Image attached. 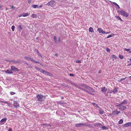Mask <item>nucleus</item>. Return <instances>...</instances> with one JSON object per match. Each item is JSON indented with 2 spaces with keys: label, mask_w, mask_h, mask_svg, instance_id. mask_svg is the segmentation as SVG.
<instances>
[{
  "label": "nucleus",
  "mask_w": 131,
  "mask_h": 131,
  "mask_svg": "<svg viewBox=\"0 0 131 131\" xmlns=\"http://www.w3.org/2000/svg\"><path fill=\"white\" fill-rule=\"evenodd\" d=\"M45 96L40 94H38L37 96V100L38 101L40 102L39 103L40 104H41L42 102H41L43 101L45 99Z\"/></svg>",
  "instance_id": "obj_1"
},
{
  "label": "nucleus",
  "mask_w": 131,
  "mask_h": 131,
  "mask_svg": "<svg viewBox=\"0 0 131 131\" xmlns=\"http://www.w3.org/2000/svg\"><path fill=\"white\" fill-rule=\"evenodd\" d=\"M117 12L118 13L120 14L121 15L124 17H128L129 16L128 14L126 13L124 10H121L118 11Z\"/></svg>",
  "instance_id": "obj_2"
},
{
  "label": "nucleus",
  "mask_w": 131,
  "mask_h": 131,
  "mask_svg": "<svg viewBox=\"0 0 131 131\" xmlns=\"http://www.w3.org/2000/svg\"><path fill=\"white\" fill-rule=\"evenodd\" d=\"M56 2L54 1H51L46 4L48 6H50L51 7H54L56 4Z\"/></svg>",
  "instance_id": "obj_3"
},
{
  "label": "nucleus",
  "mask_w": 131,
  "mask_h": 131,
  "mask_svg": "<svg viewBox=\"0 0 131 131\" xmlns=\"http://www.w3.org/2000/svg\"><path fill=\"white\" fill-rule=\"evenodd\" d=\"M81 85L84 88H85L86 89H88L89 91H91L92 92H95L94 90V89H93L91 87L88 86L87 85L85 84H82Z\"/></svg>",
  "instance_id": "obj_4"
},
{
  "label": "nucleus",
  "mask_w": 131,
  "mask_h": 131,
  "mask_svg": "<svg viewBox=\"0 0 131 131\" xmlns=\"http://www.w3.org/2000/svg\"><path fill=\"white\" fill-rule=\"evenodd\" d=\"M117 106L119 109L120 110L123 111L125 110L127 107L123 105H122L119 104L118 105H117Z\"/></svg>",
  "instance_id": "obj_5"
},
{
  "label": "nucleus",
  "mask_w": 131,
  "mask_h": 131,
  "mask_svg": "<svg viewBox=\"0 0 131 131\" xmlns=\"http://www.w3.org/2000/svg\"><path fill=\"white\" fill-rule=\"evenodd\" d=\"M128 100H123V101L121 103H120L119 104H120L121 105H126L128 103Z\"/></svg>",
  "instance_id": "obj_6"
},
{
  "label": "nucleus",
  "mask_w": 131,
  "mask_h": 131,
  "mask_svg": "<svg viewBox=\"0 0 131 131\" xmlns=\"http://www.w3.org/2000/svg\"><path fill=\"white\" fill-rule=\"evenodd\" d=\"M11 69L13 71H19L18 69L15 68L14 66H12L11 67Z\"/></svg>",
  "instance_id": "obj_7"
},
{
  "label": "nucleus",
  "mask_w": 131,
  "mask_h": 131,
  "mask_svg": "<svg viewBox=\"0 0 131 131\" xmlns=\"http://www.w3.org/2000/svg\"><path fill=\"white\" fill-rule=\"evenodd\" d=\"M14 102L13 104L14 107H19V105L17 101H14Z\"/></svg>",
  "instance_id": "obj_8"
},
{
  "label": "nucleus",
  "mask_w": 131,
  "mask_h": 131,
  "mask_svg": "<svg viewBox=\"0 0 131 131\" xmlns=\"http://www.w3.org/2000/svg\"><path fill=\"white\" fill-rule=\"evenodd\" d=\"M131 126V123L128 122L125 124L123 125V127H126L128 126Z\"/></svg>",
  "instance_id": "obj_9"
},
{
  "label": "nucleus",
  "mask_w": 131,
  "mask_h": 131,
  "mask_svg": "<svg viewBox=\"0 0 131 131\" xmlns=\"http://www.w3.org/2000/svg\"><path fill=\"white\" fill-rule=\"evenodd\" d=\"M85 125V124L84 123H81L76 124L75 125V126L77 127H81V126H84Z\"/></svg>",
  "instance_id": "obj_10"
},
{
  "label": "nucleus",
  "mask_w": 131,
  "mask_h": 131,
  "mask_svg": "<svg viewBox=\"0 0 131 131\" xmlns=\"http://www.w3.org/2000/svg\"><path fill=\"white\" fill-rule=\"evenodd\" d=\"M112 91L114 94H116L118 92L117 88V87H115Z\"/></svg>",
  "instance_id": "obj_11"
},
{
  "label": "nucleus",
  "mask_w": 131,
  "mask_h": 131,
  "mask_svg": "<svg viewBox=\"0 0 131 131\" xmlns=\"http://www.w3.org/2000/svg\"><path fill=\"white\" fill-rule=\"evenodd\" d=\"M5 72L7 74H10L13 73L12 71L10 69H7L5 71Z\"/></svg>",
  "instance_id": "obj_12"
},
{
  "label": "nucleus",
  "mask_w": 131,
  "mask_h": 131,
  "mask_svg": "<svg viewBox=\"0 0 131 131\" xmlns=\"http://www.w3.org/2000/svg\"><path fill=\"white\" fill-rule=\"evenodd\" d=\"M97 31L99 32V33H102V34H105V32L101 28H98Z\"/></svg>",
  "instance_id": "obj_13"
},
{
  "label": "nucleus",
  "mask_w": 131,
  "mask_h": 131,
  "mask_svg": "<svg viewBox=\"0 0 131 131\" xmlns=\"http://www.w3.org/2000/svg\"><path fill=\"white\" fill-rule=\"evenodd\" d=\"M102 124L100 123H98V124H94V126L96 127H101V126H102Z\"/></svg>",
  "instance_id": "obj_14"
},
{
  "label": "nucleus",
  "mask_w": 131,
  "mask_h": 131,
  "mask_svg": "<svg viewBox=\"0 0 131 131\" xmlns=\"http://www.w3.org/2000/svg\"><path fill=\"white\" fill-rule=\"evenodd\" d=\"M45 74L47 75L50 76L51 77L52 76V75L51 73H50L49 72H47L46 71H45Z\"/></svg>",
  "instance_id": "obj_15"
},
{
  "label": "nucleus",
  "mask_w": 131,
  "mask_h": 131,
  "mask_svg": "<svg viewBox=\"0 0 131 131\" xmlns=\"http://www.w3.org/2000/svg\"><path fill=\"white\" fill-rule=\"evenodd\" d=\"M22 16L24 17H26L29 15V14L27 13H23L22 14Z\"/></svg>",
  "instance_id": "obj_16"
},
{
  "label": "nucleus",
  "mask_w": 131,
  "mask_h": 131,
  "mask_svg": "<svg viewBox=\"0 0 131 131\" xmlns=\"http://www.w3.org/2000/svg\"><path fill=\"white\" fill-rule=\"evenodd\" d=\"M106 88L105 87H104L102 88L101 91L103 92H105L106 91Z\"/></svg>",
  "instance_id": "obj_17"
},
{
  "label": "nucleus",
  "mask_w": 131,
  "mask_h": 131,
  "mask_svg": "<svg viewBox=\"0 0 131 131\" xmlns=\"http://www.w3.org/2000/svg\"><path fill=\"white\" fill-rule=\"evenodd\" d=\"M24 58L26 60H30L31 58L28 56H25L24 57Z\"/></svg>",
  "instance_id": "obj_18"
},
{
  "label": "nucleus",
  "mask_w": 131,
  "mask_h": 131,
  "mask_svg": "<svg viewBox=\"0 0 131 131\" xmlns=\"http://www.w3.org/2000/svg\"><path fill=\"white\" fill-rule=\"evenodd\" d=\"M41 125H43V126H45V127L48 126H50V127L51 126V125L50 124H42Z\"/></svg>",
  "instance_id": "obj_19"
},
{
  "label": "nucleus",
  "mask_w": 131,
  "mask_h": 131,
  "mask_svg": "<svg viewBox=\"0 0 131 131\" xmlns=\"http://www.w3.org/2000/svg\"><path fill=\"white\" fill-rule=\"evenodd\" d=\"M89 32H92L94 31L93 29L91 27H90L89 28Z\"/></svg>",
  "instance_id": "obj_20"
},
{
  "label": "nucleus",
  "mask_w": 131,
  "mask_h": 131,
  "mask_svg": "<svg viewBox=\"0 0 131 131\" xmlns=\"http://www.w3.org/2000/svg\"><path fill=\"white\" fill-rule=\"evenodd\" d=\"M7 119V118H3L1 120L0 122H5L6 121Z\"/></svg>",
  "instance_id": "obj_21"
},
{
  "label": "nucleus",
  "mask_w": 131,
  "mask_h": 131,
  "mask_svg": "<svg viewBox=\"0 0 131 131\" xmlns=\"http://www.w3.org/2000/svg\"><path fill=\"white\" fill-rule=\"evenodd\" d=\"M32 6L34 8H38V6L37 5H33Z\"/></svg>",
  "instance_id": "obj_22"
},
{
  "label": "nucleus",
  "mask_w": 131,
  "mask_h": 131,
  "mask_svg": "<svg viewBox=\"0 0 131 131\" xmlns=\"http://www.w3.org/2000/svg\"><path fill=\"white\" fill-rule=\"evenodd\" d=\"M102 128V129L103 130H104V129H107V127L103 126L102 125V126H101V127Z\"/></svg>",
  "instance_id": "obj_23"
},
{
  "label": "nucleus",
  "mask_w": 131,
  "mask_h": 131,
  "mask_svg": "<svg viewBox=\"0 0 131 131\" xmlns=\"http://www.w3.org/2000/svg\"><path fill=\"white\" fill-rule=\"evenodd\" d=\"M31 17H32L33 18H36L37 15H36L35 14H33L31 15Z\"/></svg>",
  "instance_id": "obj_24"
},
{
  "label": "nucleus",
  "mask_w": 131,
  "mask_h": 131,
  "mask_svg": "<svg viewBox=\"0 0 131 131\" xmlns=\"http://www.w3.org/2000/svg\"><path fill=\"white\" fill-rule=\"evenodd\" d=\"M0 102L2 103H4L5 104H6L7 105H9V103L8 102H4L2 101H0Z\"/></svg>",
  "instance_id": "obj_25"
},
{
  "label": "nucleus",
  "mask_w": 131,
  "mask_h": 131,
  "mask_svg": "<svg viewBox=\"0 0 131 131\" xmlns=\"http://www.w3.org/2000/svg\"><path fill=\"white\" fill-rule=\"evenodd\" d=\"M123 122V120L122 119H121L118 122V123L119 124H122Z\"/></svg>",
  "instance_id": "obj_26"
},
{
  "label": "nucleus",
  "mask_w": 131,
  "mask_h": 131,
  "mask_svg": "<svg viewBox=\"0 0 131 131\" xmlns=\"http://www.w3.org/2000/svg\"><path fill=\"white\" fill-rule=\"evenodd\" d=\"M113 35H114V34H112L109 35V36H108L107 37V38H110L111 37H112V36H113Z\"/></svg>",
  "instance_id": "obj_27"
},
{
  "label": "nucleus",
  "mask_w": 131,
  "mask_h": 131,
  "mask_svg": "<svg viewBox=\"0 0 131 131\" xmlns=\"http://www.w3.org/2000/svg\"><path fill=\"white\" fill-rule=\"evenodd\" d=\"M35 50L37 51V53L38 54V56H40L41 57H42V56L39 53V51L37 50Z\"/></svg>",
  "instance_id": "obj_28"
},
{
  "label": "nucleus",
  "mask_w": 131,
  "mask_h": 131,
  "mask_svg": "<svg viewBox=\"0 0 131 131\" xmlns=\"http://www.w3.org/2000/svg\"><path fill=\"white\" fill-rule=\"evenodd\" d=\"M18 28L20 30H21L23 29V27L21 25L19 26H18Z\"/></svg>",
  "instance_id": "obj_29"
},
{
  "label": "nucleus",
  "mask_w": 131,
  "mask_h": 131,
  "mask_svg": "<svg viewBox=\"0 0 131 131\" xmlns=\"http://www.w3.org/2000/svg\"><path fill=\"white\" fill-rule=\"evenodd\" d=\"M104 112L102 110H100L99 113H100V114H103L104 113Z\"/></svg>",
  "instance_id": "obj_30"
},
{
  "label": "nucleus",
  "mask_w": 131,
  "mask_h": 131,
  "mask_svg": "<svg viewBox=\"0 0 131 131\" xmlns=\"http://www.w3.org/2000/svg\"><path fill=\"white\" fill-rule=\"evenodd\" d=\"M92 104H93V105L94 106L96 107H99L98 106V105H97V104H96V103H93Z\"/></svg>",
  "instance_id": "obj_31"
},
{
  "label": "nucleus",
  "mask_w": 131,
  "mask_h": 131,
  "mask_svg": "<svg viewBox=\"0 0 131 131\" xmlns=\"http://www.w3.org/2000/svg\"><path fill=\"white\" fill-rule=\"evenodd\" d=\"M15 27L14 26H13L11 27V29L13 31H14L15 29Z\"/></svg>",
  "instance_id": "obj_32"
},
{
  "label": "nucleus",
  "mask_w": 131,
  "mask_h": 131,
  "mask_svg": "<svg viewBox=\"0 0 131 131\" xmlns=\"http://www.w3.org/2000/svg\"><path fill=\"white\" fill-rule=\"evenodd\" d=\"M12 61L13 63H18V61L17 60L13 61Z\"/></svg>",
  "instance_id": "obj_33"
},
{
  "label": "nucleus",
  "mask_w": 131,
  "mask_h": 131,
  "mask_svg": "<svg viewBox=\"0 0 131 131\" xmlns=\"http://www.w3.org/2000/svg\"><path fill=\"white\" fill-rule=\"evenodd\" d=\"M35 68L37 70H38V71H39L40 69V68L39 67H37L35 66Z\"/></svg>",
  "instance_id": "obj_34"
},
{
  "label": "nucleus",
  "mask_w": 131,
  "mask_h": 131,
  "mask_svg": "<svg viewBox=\"0 0 131 131\" xmlns=\"http://www.w3.org/2000/svg\"><path fill=\"white\" fill-rule=\"evenodd\" d=\"M116 17L118 18L119 20H120L121 21H123V20L119 16H116Z\"/></svg>",
  "instance_id": "obj_35"
},
{
  "label": "nucleus",
  "mask_w": 131,
  "mask_h": 131,
  "mask_svg": "<svg viewBox=\"0 0 131 131\" xmlns=\"http://www.w3.org/2000/svg\"><path fill=\"white\" fill-rule=\"evenodd\" d=\"M106 50L107 52H110V50L108 48H107L106 49Z\"/></svg>",
  "instance_id": "obj_36"
},
{
  "label": "nucleus",
  "mask_w": 131,
  "mask_h": 131,
  "mask_svg": "<svg viewBox=\"0 0 131 131\" xmlns=\"http://www.w3.org/2000/svg\"><path fill=\"white\" fill-rule=\"evenodd\" d=\"M119 57L121 59H122L124 58V56L121 55H119Z\"/></svg>",
  "instance_id": "obj_37"
},
{
  "label": "nucleus",
  "mask_w": 131,
  "mask_h": 131,
  "mask_svg": "<svg viewBox=\"0 0 131 131\" xmlns=\"http://www.w3.org/2000/svg\"><path fill=\"white\" fill-rule=\"evenodd\" d=\"M76 62L78 63H81V61L80 60H76Z\"/></svg>",
  "instance_id": "obj_38"
},
{
  "label": "nucleus",
  "mask_w": 131,
  "mask_h": 131,
  "mask_svg": "<svg viewBox=\"0 0 131 131\" xmlns=\"http://www.w3.org/2000/svg\"><path fill=\"white\" fill-rule=\"evenodd\" d=\"M86 125L87 126H89V127H92L93 128V126H91V125L90 124H88V125Z\"/></svg>",
  "instance_id": "obj_39"
},
{
  "label": "nucleus",
  "mask_w": 131,
  "mask_h": 131,
  "mask_svg": "<svg viewBox=\"0 0 131 131\" xmlns=\"http://www.w3.org/2000/svg\"><path fill=\"white\" fill-rule=\"evenodd\" d=\"M112 58H114L115 59H116L117 58V57L114 55H112Z\"/></svg>",
  "instance_id": "obj_40"
},
{
  "label": "nucleus",
  "mask_w": 131,
  "mask_h": 131,
  "mask_svg": "<svg viewBox=\"0 0 131 131\" xmlns=\"http://www.w3.org/2000/svg\"><path fill=\"white\" fill-rule=\"evenodd\" d=\"M124 50L126 51H129L130 50V49H127L126 48H124Z\"/></svg>",
  "instance_id": "obj_41"
},
{
  "label": "nucleus",
  "mask_w": 131,
  "mask_h": 131,
  "mask_svg": "<svg viewBox=\"0 0 131 131\" xmlns=\"http://www.w3.org/2000/svg\"><path fill=\"white\" fill-rule=\"evenodd\" d=\"M114 112H116V114H119V113H120V111H117L116 110H115V111H114Z\"/></svg>",
  "instance_id": "obj_42"
},
{
  "label": "nucleus",
  "mask_w": 131,
  "mask_h": 131,
  "mask_svg": "<svg viewBox=\"0 0 131 131\" xmlns=\"http://www.w3.org/2000/svg\"><path fill=\"white\" fill-rule=\"evenodd\" d=\"M45 71L44 70L42 69V70H41V72L42 73H44L45 74Z\"/></svg>",
  "instance_id": "obj_43"
},
{
  "label": "nucleus",
  "mask_w": 131,
  "mask_h": 131,
  "mask_svg": "<svg viewBox=\"0 0 131 131\" xmlns=\"http://www.w3.org/2000/svg\"><path fill=\"white\" fill-rule=\"evenodd\" d=\"M30 61H32L33 62H34V63L35 62V61L33 59H32L31 58V59L30 60Z\"/></svg>",
  "instance_id": "obj_44"
},
{
  "label": "nucleus",
  "mask_w": 131,
  "mask_h": 131,
  "mask_svg": "<svg viewBox=\"0 0 131 131\" xmlns=\"http://www.w3.org/2000/svg\"><path fill=\"white\" fill-rule=\"evenodd\" d=\"M54 41L55 42H56V41L57 39H56V37L55 36H54Z\"/></svg>",
  "instance_id": "obj_45"
},
{
  "label": "nucleus",
  "mask_w": 131,
  "mask_h": 131,
  "mask_svg": "<svg viewBox=\"0 0 131 131\" xmlns=\"http://www.w3.org/2000/svg\"><path fill=\"white\" fill-rule=\"evenodd\" d=\"M10 93L11 95H13L15 94V93L14 92H10Z\"/></svg>",
  "instance_id": "obj_46"
},
{
  "label": "nucleus",
  "mask_w": 131,
  "mask_h": 131,
  "mask_svg": "<svg viewBox=\"0 0 131 131\" xmlns=\"http://www.w3.org/2000/svg\"><path fill=\"white\" fill-rule=\"evenodd\" d=\"M126 78H122L120 80L119 82H121L123 80H124L126 79Z\"/></svg>",
  "instance_id": "obj_47"
},
{
  "label": "nucleus",
  "mask_w": 131,
  "mask_h": 131,
  "mask_svg": "<svg viewBox=\"0 0 131 131\" xmlns=\"http://www.w3.org/2000/svg\"><path fill=\"white\" fill-rule=\"evenodd\" d=\"M83 90L84 91L88 93L89 91H88V90H87L85 89H84Z\"/></svg>",
  "instance_id": "obj_48"
},
{
  "label": "nucleus",
  "mask_w": 131,
  "mask_h": 131,
  "mask_svg": "<svg viewBox=\"0 0 131 131\" xmlns=\"http://www.w3.org/2000/svg\"><path fill=\"white\" fill-rule=\"evenodd\" d=\"M69 75L70 76H74V75L73 74H70Z\"/></svg>",
  "instance_id": "obj_49"
},
{
  "label": "nucleus",
  "mask_w": 131,
  "mask_h": 131,
  "mask_svg": "<svg viewBox=\"0 0 131 131\" xmlns=\"http://www.w3.org/2000/svg\"><path fill=\"white\" fill-rule=\"evenodd\" d=\"M31 0H28V3L30 4L31 2Z\"/></svg>",
  "instance_id": "obj_50"
},
{
  "label": "nucleus",
  "mask_w": 131,
  "mask_h": 131,
  "mask_svg": "<svg viewBox=\"0 0 131 131\" xmlns=\"http://www.w3.org/2000/svg\"><path fill=\"white\" fill-rule=\"evenodd\" d=\"M60 40H61L60 38V37H59L58 38V42H60Z\"/></svg>",
  "instance_id": "obj_51"
},
{
  "label": "nucleus",
  "mask_w": 131,
  "mask_h": 131,
  "mask_svg": "<svg viewBox=\"0 0 131 131\" xmlns=\"http://www.w3.org/2000/svg\"><path fill=\"white\" fill-rule=\"evenodd\" d=\"M113 4H114V5H115L116 6H117L118 5L117 3H115V2H113Z\"/></svg>",
  "instance_id": "obj_52"
},
{
  "label": "nucleus",
  "mask_w": 131,
  "mask_h": 131,
  "mask_svg": "<svg viewBox=\"0 0 131 131\" xmlns=\"http://www.w3.org/2000/svg\"><path fill=\"white\" fill-rule=\"evenodd\" d=\"M8 131H12V129L10 128H9V129Z\"/></svg>",
  "instance_id": "obj_53"
},
{
  "label": "nucleus",
  "mask_w": 131,
  "mask_h": 131,
  "mask_svg": "<svg viewBox=\"0 0 131 131\" xmlns=\"http://www.w3.org/2000/svg\"><path fill=\"white\" fill-rule=\"evenodd\" d=\"M39 62H38V61H35V63H37L38 64H39Z\"/></svg>",
  "instance_id": "obj_54"
},
{
  "label": "nucleus",
  "mask_w": 131,
  "mask_h": 131,
  "mask_svg": "<svg viewBox=\"0 0 131 131\" xmlns=\"http://www.w3.org/2000/svg\"><path fill=\"white\" fill-rule=\"evenodd\" d=\"M42 5H41L40 6H39V7H38V8H40L42 6Z\"/></svg>",
  "instance_id": "obj_55"
},
{
  "label": "nucleus",
  "mask_w": 131,
  "mask_h": 131,
  "mask_svg": "<svg viewBox=\"0 0 131 131\" xmlns=\"http://www.w3.org/2000/svg\"><path fill=\"white\" fill-rule=\"evenodd\" d=\"M88 93L90 94H91V95H93V94H92V93L91 92H89H89H88Z\"/></svg>",
  "instance_id": "obj_56"
},
{
  "label": "nucleus",
  "mask_w": 131,
  "mask_h": 131,
  "mask_svg": "<svg viewBox=\"0 0 131 131\" xmlns=\"http://www.w3.org/2000/svg\"><path fill=\"white\" fill-rule=\"evenodd\" d=\"M22 15V14L19 15H18V16L19 17H21Z\"/></svg>",
  "instance_id": "obj_57"
},
{
  "label": "nucleus",
  "mask_w": 131,
  "mask_h": 131,
  "mask_svg": "<svg viewBox=\"0 0 131 131\" xmlns=\"http://www.w3.org/2000/svg\"><path fill=\"white\" fill-rule=\"evenodd\" d=\"M117 8H120V7L118 5H117Z\"/></svg>",
  "instance_id": "obj_58"
},
{
  "label": "nucleus",
  "mask_w": 131,
  "mask_h": 131,
  "mask_svg": "<svg viewBox=\"0 0 131 131\" xmlns=\"http://www.w3.org/2000/svg\"><path fill=\"white\" fill-rule=\"evenodd\" d=\"M15 7H14L13 5H12V7H11V8H15Z\"/></svg>",
  "instance_id": "obj_59"
},
{
  "label": "nucleus",
  "mask_w": 131,
  "mask_h": 131,
  "mask_svg": "<svg viewBox=\"0 0 131 131\" xmlns=\"http://www.w3.org/2000/svg\"><path fill=\"white\" fill-rule=\"evenodd\" d=\"M54 55L55 56H57L58 55V54H57V53H56L54 54Z\"/></svg>",
  "instance_id": "obj_60"
},
{
  "label": "nucleus",
  "mask_w": 131,
  "mask_h": 131,
  "mask_svg": "<svg viewBox=\"0 0 131 131\" xmlns=\"http://www.w3.org/2000/svg\"><path fill=\"white\" fill-rule=\"evenodd\" d=\"M101 72V71H99V73H100Z\"/></svg>",
  "instance_id": "obj_61"
},
{
  "label": "nucleus",
  "mask_w": 131,
  "mask_h": 131,
  "mask_svg": "<svg viewBox=\"0 0 131 131\" xmlns=\"http://www.w3.org/2000/svg\"><path fill=\"white\" fill-rule=\"evenodd\" d=\"M41 65L43 66V65L41 63H40L39 62V63Z\"/></svg>",
  "instance_id": "obj_62"
},
{
  "label": "nucleus",
  "mask_w": 131,
  "mask_h": 131,
  "mask_svg": "<svg viewBox=\"0 0 131 131\" xmlns=\"http://www.w3.org/2000/svg\"><path fill=\"white\" fill-rule=\"evenodd\" d=\"M42 69H40V70H39V71H40V72H41V70H42Z\"/></svg>",
  "instance_id": "obj_63"
},
{
  "label": "nucleus",
  "mask_w": 131,
  "mask_h": 131,
  "mask_svg": "<svg viewBox=\"0 0 131 131\" xmlns=\"http://www.w3.org/2000/svg\"><path fill=\"white\" fill-rule=\"evenodd\" d=\"M110 33V32H106L105 33H106V34H107Z\"/></svg>",
  "instance_id": "obj_64"
}]
</instances>
